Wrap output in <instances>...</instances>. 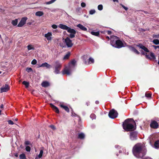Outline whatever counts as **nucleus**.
<instances>
[{
    "mask_svg": "<svg viewBox=\"0 0 159 159\" xmlns=\"http://www.w3.org/2000/svg\"><path fill=\"white\" fill-rule=\"evenodd\" d=\"M52 34L51 32H48L44 35V37L48 40H51L52 39Z\"/></svg>",
    "mask_w": 159,
    "mask_h": 159,
    "instance_id": "f3484780",
    "label": "nucleus"
},
{
    "mask_svg": "<svg viewBox=\"0 0 159 159\" xmlns=\"http://www.w3.org/2000/svg\"><path fill=\"white\" fill-rule=\"evenodd\" d=\"M150 126L152 128L157 129L158 128V124L157 121L154 120L151 122L150 124Z\"/></svg>",
    "mask_w": 159,
    "mask_h": 159,
    "instance_id": "ddd939ff",
    "label": "nucleus"
},
{
    "mask_svg": "<svg viewBox=\"0 0 159 159\" xmlns=\"http://www.w3.org/2000/svg\"><path fill=\"white\" fill-rule=\"evenodd\" d=\"M137 46L139 47V48L144 50L145 52H149V50H148V49L144 46H143V44H139L137 45Z\"/></svg>",
    "mask_w": 159,
    "mask_h": 159,
    "instance_id": "2eb2a0df",
    "label": "nucleus"
},
{
    "mask_svg": "<svg viewBox=\"0 0 159 159\" xmlns=\"http://www.w3.org/2000/svg\"><path fill=\"white\" fill-rule=\"evenodd\" d=\"M98 9L100 11H101L103 9V6L102 4H100L98 5Z\"/></svg>",
    "mask_w": 159,
    "mask_h": 159,
    "instance_id": "4c0bfd02",
    "label": "nucleus"
},
{
    "mask_svg": "<svg viewBox=\"0 0 159 159\" xmlns=\"http://www.w3.org/2000/svg\"><path fill=\"white\" fill-rule=\"evenodd\" d=\"M15 156L16 157H18V155L17 154H16L15 155Z\"/></svg>",
    "mask_w": 159,
    "mask_h": 159,
    "instance_id": "680f3d73",
    "label": "nucleus"
},
{
    "mask_svg": "<svg viewBox=\"0 0 159 159\" xmlns=\"http://www.w3.org/2000/svg\"><path fill=\"white\" fill-rule=\"evenodd\" d=\"M22 84H23L25 85L26 88L28 87L29 84L28 82L25 81H23L22 82Z\"/></svg>",
    "mask_w": 159,
    "mask_h": 159,
    "instance_id": "473e14b6",
    "label": "nucleus"
},
{
    "mask_svg": "<svg viewBox=\"0 0 159 159\" xmlns=\"http://www.w3.org/2000/svg\"><path fill=\"white\" fill-rule=\"evenodd\" d=\"M146 57L147 58L150 59H156V57L154 54L152 52H150V53L148 55H146Z\"/></svg>",
    "mask_w": 159,
    "mask_h": 159,
    "instance_id": "dca6fc26",
    "label": "nucleus"
},
{
    "mask_svg": "<svg viewBox=\"0 0 159 159\" xmlns=\"http://www.w3.org/2000/svg\"><path fill=\"white\" fill-rule=\"evenodd\" d=\"M99 103V102L98 101H96L95 102V103L96 104H98Z\"/></svg>",
    "mask_w": 159,
    "mask_h": 159,
    "instance_id": "13d9d810",
    "label": "nucleus"
},
{
    "mask_svg": "<svg viewBox=\"0 0 159 159\" xmlns=\"http://www.w3.org/2000/svg\"><path fill=\"white\" fill-rule=\"evenodd\" d=\"M107 38L108 40H109V39H110V38H109V37L108 36H107Z\"/></svg>",
    "mask_w": 159,
    "mask_h": 159,
    "instance_id": "052dcab7",
    "label": "nucleus"
},
{
    "mask_svg": "<svg viewBox=\"0 0 159 159\" xmlns=\"http://www.w3.org/2000/svg\"><path fill=\"white\" fill-rule=\"evenodd\" d=\"M81 6L82 7H84L86 6V4L84 2H82L81 4Z\"/></svg>",
    "mask_w": 159,
    "mask_h": 159,
    "instance_id": "de8ad7c7",
    "label": "nucleus"
},
{
    "mask_svg": "<svg viewBox=\"0 0 159 159\" xmlns=\"http://www.w3.org/2000/svg\"><path fill=\"white\" fill-rule=\"evenodd\" d=\"M90 117L92 120L95 119L96 118V116L94 114H92L90 116Z\"/></svg>",
    "mask_w": 159,
    "mask_h": 159,
    "instance_id": "c9c22d12",
    "label": "nucleus"
},
{
    "mask_svg": "<svg viewBox=\"0 0 159 159\" xmlns=\"http://www.w3.org/2000/svg\"><path fill=\"white\" fill-rule=\"evenodd\" d=\"M28 49L29 50H34V48L31 45H28L27 46Z\"/></svg>",
    "mask_w": 159,
    "mask_h": 159,
    "instance_id": "e433bc0d",
    "label": "nucleus"
},
{
    "mask_svg": "<svg viewBox=\"0 0 159 159\" xmlns=\"http://www.w3.org/2000/svg\"><path fill=\"white\" fill-rule=\"evenodd\" d=\"M43 152V149L41 150L40 151L39 154L38 156H36L35 157V159H39L41 158L42 157Z\"/></svg>",
    "mask_w": 159,
    "mask_h": 159,
    "instance_id": "aec40b11",
    "label": "nucleus"
},
{
    "mask_svg": "<svg viewBox=\"0 0 159 159\" xmlns=\"http://www.w3.org/2000/svg\"><path fill=\"white\" fill-rule=\"evenodd\" d=\"M106 30H105L101 31H100V32L102 33L105 34L106 33Z\"/></svg>",
    "mask_w": 159,
    "mask_h": 159,
    "instance_id": "5fc2aeb1",
    "label": "nucleus"
},
{
    "mask_svg": "<svg viewBox=\"0 0 159 159\" xmlns=\"http://www.w3.org/2000/svg\"><path fill=\"white\" fill-rule=\"evenodd\" d=\"M77 27L83 31H86L87 30V29L81 24H79L77 25Z\"/></svg>",
    "mask_w": 159,
    "mask_h": 159,
    "instance_id": "6ab92c4d",
    "label": "nucleus"
},
{
    "mask_svg": "<svg viewBox=\"0 0 159 159\" xmlns=\"http://www.w3.org/2000/svg\"><path fill=\"white\" fill-rule=\"evenodd\" d=\"M26 70L28 72H30L32 71V70L31 68H27Z\"/></svg>",
    "mask_w": 159,
    "mask_h": 159,
    "instance_id": "a18cd8bd",
    "label": "nucleus"
},
{
    "mask_svg": "<svg viewBox=\"0 0 159 159\" xmlns=\"http://www.w3.org/2000/svg\"><path fill=\"white\" fill-rule=\"evenodd\" d=\"M91 34L93 35L98 36L99 35V32H94L92 31L91 32Z\"/></svg>",
    "mask_w": 159,
    "mask_h": 159,
    "instance_id": "bb28decb",
    "label": "nucleus"
},
{
    "mask_svg": "<svg viewBox=\"0 0 159 159\" xmlns=\"http://www.w3.org/2000/svg\"><path fill=\"white\" fill-rule=\"evenodd\" d=\"M65 42L68 47H71L73 45L72 41L68 37H67L65 39Z\"/></svg>",
    "mask_w": 159,
    "mask_h": 159,
    "instance_id": "0eeeda50",
    "label": "nucleus"
},
{
    "mask_svg": "<svg viewBox=\"0 0 159 159\" xmlns=\"http://www.w3.org/2000/svg\"><path fill=\"white\" fill-rule=\"evenodd\" d=\"M94 62V60L91 57H90L89 59L88 63L91 64L93 63Z\"/></svg>",
    "mask_w": 159,
    "mask_h": 159,
    "instance_id": "7c9ffc66",
    "label": "nucleus"
},
{
    "mask_svg": "<svg viewBox=\"0 0 159 159\" xmlns=\"http://www.w3.org/2000/svg\"><path fill=\"white\" fill-rule=\"evenodd\" d=\"M50 105L51 106V107L53 108V109L56 113H59V110L58 108L56 107L55 106L52 104H51Z\"/></svg>",
    "mask_w": 159,
    "mask_h": 159,
    "instance_id": "5701e85b",
    "label": "nucleus"
},
{
    "mask_svg": "<svg viewBox=\"0 0 159 159\" xmlns=\"http://www.w3.org/2000/svg\"><path fill=\"white\" fill-rule=\"evenodd\" d=\"M8 122L9 124L12 125L14 124L13 122L11 120H9L8 121Z\"/></svg>",
    "mask_w": 159,
    "mask_h": 159,
    "instance_id": "79ce46f5",
    "label": "nucleus"
},
{
    "mask_svg": "<svg viewBox=\"0 0 159 159\" xmlns=\"http://www.w3.org/2000/svg\"><path fill=\"white\" fill-rule=\"evenodd\" d=\"M115 147L116 148H118L119 149L121 148V147L118 145H116Z\"/></svg>",
    "mask_w": 159,
    "mask_h": 159,
    "instance_id": "6e6d98bb",
    "label": "nucleus"
},
{
    "mask_svg": "<svg viewBox=\"0 0 159 159\" xmlns=\"http://www.w3.org/2000/svg\"><path fill=\"white\" fill-rule=\"evenodd\" d=\"M106 33H107V34H109V35H110L111 33V31L106 30Z\"/></svg>",
    "mask_w": 159,
    "mask_h": 159,
    "instance_id": "603ef678",
    "label": "nucleus"
},
{
    "mask_svg": "<svg viewBox=\"0 0 159 159\" xmlns=\"http://www.w3.org/2000/svg\"><path fill=\"white\" fill-rule=\"evenodd\" d=\"M20 159H25L26 157L24 154H22L20 155Z\"/></svg>",
    "mask_w": 159,
    "mask_h": 159,
    "instance_id": "f704fd0d",
    "label": "nucleus"
},
{
    "mask_svg": "<svg viewBox=\"0 0 159 159\" xmlns=\"http://www.w3.org/2000/svg\"><path fill=\"white\" fill-rule=\"evenodd\" d=\"M85 137L84 134L82 133L79 134L78 135V138L80 139H83Z\"/></svg>",
    "mask_w": 159,
    "mask_h": 159,
    "instance_id": "a878e982",
    "label": "nucleus"
},
{
    "mask_svg": "<svg viewBox=\"0 0 159 159\" xmlns=\"http://www.w3.org/2000/svg\"><path fill=\"white\" fill-rule=\"evenodd\" d=\"M118 114L117 111L114 109H112L109 111L108 116L110 118L114 119L117 117Z\"/></svg>",
    "mask_w": 159,
    "mask_h": 159,
    "instance_id": "39448f33",
    "label": "nucleus"
},
{
    "mask_svg": "<svg viewBox=\"0 0 159 159\" xmlns=\"http://www.w3.org/2000/svg\"><path fill=\"white\" fill-rule=\"evenodd\" d=\"M71 116H76V115L73 112V111H72L71 112Z\"/></svg>",
    "mask_w": 159,
    "mask_h": 159,
    "instance_id": "3c124183",
    "label": "nucleus"
},
{
    "mask_svg": "<svg viewBox=\"0 0 159 159\" xmlns=\"http://www.w3.org/2000/svg\"><path fill=\"white\" fill-rule=\"evenodd\" d=\"M41 85L43 87H46L49 85V84L48 82L45 81L43 82L42 83Z\"/></svg>",
    "mask_w": 159,
    "mask_h": 159,
    "instance_id": "412c9836",
    "label": "nucleus"
},
{
    "mask_svg": "<svg viewBox=\"0 0 159 159\" xmlns=\"http://www.w3.org/2000/svg\"><path fill=\"white\" fill-rule=\"evenodd\" d=\"M10 89V87L8 84H6L5 85L2 86L0 89L1 93L6 92Z\"/></svg>",
    "mask_w": 159,
    "mask_h": 159,
    "instance_id": "6e6552de",
    "label": "nucleus"
},
{
    "mask_svg": "<svg viewBox=\"0 0 159 159\" xmlns=\"http://www.w3.org/2000/svg\"><path fill=\"white\" fill-rule=\"evenodd\" d=\"M43 14V12L41 11H37L36 13L35 14L36 16H42Z\"/></svg>",
    "mask_w": 159,
    "mask_h": 159,
    "instance_id": "cd10ccee",
    "label": "nucleus"
},
{
    "mask_svg": "<svg viewBox=\"0 0 159 159\" xmlns=\"http://www.w3.org/2000/svg\"><path fill=\"white\" fill-rule=\"evenodd\" d=\"M27 17H23L20 22L18 25V26L19 27H21L22 26L24 25L26 23V21L27 20Z\"/></svg>",
    "mask_w": 159,
    "mask_h": 159,
    "instance_id": "9d476101",
    "label": "nucleus"
},
{
    "mask_svg": "<svg viewBox=\"0 0 159 159\" xmlns=\"http://www.w3.org/2000/svg\"><path fill=\"white\" fill-rule=\"evenodd\" d=\"M50 126L53 129H55V127L53 125H51Z\"/></svg>",
    "mask_w": 159,
    "mask_h": 159,
    "instance_id": "864d4df0",
    "label": "nucleus"
},
{
    "mask_svg": "<svg viewBox=\"0 0 159 159\" xmlns=\"http://www.w3.org/2000/svg\"><path fill=\"white\" fill-rule=\"evenodd\" d=\"M158 65H159V61H158Z\"/></svg>",
    "mask_w": 159,
    "mask_h": 159,
    "instance_id": "774afa93",
    "label": "nucleus"
},
{
    "mask_svg": "<svg viewBox=\"0 0 159 159\" xmlns=\"http://www.w3.org/2000/svg\"><path fill=\"white\" fill-rule=\"evenodd\" d=\"M2 111L1 110H0V115H1V112Z\"/></svg>",
    "mask_w": 159,
    "mask_h": 159,
    "instance_id": "69168bd1",
    "label": "nucleus"
},
{
    "mask_svg": "<svg viewBox=\"0 0 159 159\" xmlns=\"http://www.w3.org/2000/svg\"><path fill=\"white\" fill-rule=\"evenodd\" d=\"M17 120H18V119H15V120L16 121H17Z\"/></svg>",
    "mask_w": 159,
    "mask_h": 159,
    "instance_id": "338daca9",
    "label": "nucleus"
},
{
    "mask_svg": "<svg viewBox=\"0 0 159 159\" xmlns=\"http://www.w3.org/2000/svg\"><path fill=\"white\" fill-rule=\"evenodd\" d=\"M58 27L61 29L66 30L67 32H68V30H70L71 29L70 28L68 27L66 25L61 24L59 25Z\"/></svg>",
    "mask_w": 159,
    "mask_h": 159,
    "instance_id": "f8f14e48",
    "label": "nucleus"
},
{
    "mask_svg": "<svg viewBox=\"0 0 159 159\" xmlns=\"http://www.w3.org/2000/svg\"><path fill=\"white\" fill-rule=\"evenodd\" d=\"M130 50L134 52V53H136L137 54H139L140 53V52L134 48L133 47H131L130 48Z\"/></svg>",
    "mask_w": 159,
    "mask_h": 159,
    "instance_id": "b1692460",
    "label": "nucleus"
},
{
    "mask_svg": "<svg viewBox=\"0 0 159 159\" xmlns=\"http://www.w3.org/2000/svg\"><path fill=\"white\" fill-rule=\"evenodd\" d=\"M68 32L70 33L69 36L71 38H73L75 37L76 32L74 29L71 28L70 30H68Z\"/></svg>",
    "mask_w": 159,
    "mask_h": 159,
    "instance_id": "9b49d317",
    "label": "nucleus"
},
{
    "mask_svg": "<svg viewBox=\"0 0 159 159\" xmlns=\"http://www.w3.org/2000/svg\"><path fill=\"white\" fill-rule=\"evenodd\" d=\"M76 61L75 59H73L69 63L68 66L66 67L62 71L63 75L66 74L70 75L71 74L72 70L74 69L76 65Z\"/></svg>",
    "mask_w": 159,
    "mask_h": 159,
    "instance_id": "7ed1b4c3",
    "label": "nucleus"
},
{
    "mask_svg": "<svg viewBox=\"0 0 159 159\" xmlns=\"http://www.w3.org/2000/svg\"><path fill=\"white\" fill-rule=\"evenodd\" d=\"M119 152L120 153H121L122 152V151H121V150H119Z\"/></svg>",
    "mask_w": 159,
    "mask_h": 159,
    "instance_id": "e2e57ef3",
    "label": "nucleus"
},
{
    "mask_svg": "<svg viewBox=\"0 0 159 159\" xmlns=\"http://www.w3.org/2000/svg\"><path fill=\"white\" fill-rule=\"evenodd\" d=\"M153 37L156 38H159V34L153 35Z\"/></svg>",
    "mask_w": 159,
    "mask_h": 159,
    "instance_id": "09e8293b",
    "label": "nucleus"
},
{
    "mask_svg": "<svg viewBox=\"0 0 159 159\" xmlns=\"http://www.w3.org/2000/svg\"><path fill=\"white\" fill-rule=\"evenodd\" d=\"M95 12V11L94 10H92L89 11V14L91 15H93L94 14Z\"/></svg>",
    "mask_w": 159,
    "mask_h": 159,
    "instance_id": "a19ab883",
    "label": "nucleus"
},
{
    "mask_svg": "<svg viewBox=\"0 0 159 159\" xmlns=\"http://www.w3.org/2000/svg\"><path fill=\"white\" fill-rule=\"evenodd\" d=\"M57 0H51V1L48 2H46V3L47 5H49L51 4L53 2H54L55 1H56Z\"/></svg>",
    "mask_w": 159,
    "mask_h": 159,
    "instance_id": "72a5a7b5",
    "label": "nucleus"
},
{
    "mask_svg": "<svg viewBox=\"0 0 159 159\" xmlns=\"http://www.w3.org/2000/svg\"><path fill=\"white\" fill-rule=\"evenodd\" d=\"M86 104L88 106L89 105V103H88V102H87Z\"/></svg>",
    "mask_w": 159,
    "mask_h": 159,
    "instance_id": "0e129e2a",
    "label": "nucleus"
},
{
    "mask_svg": "<svg viewBox=\"0 0 159 159\" xmlns=\"http://www.w3.org/2000/svg\"><path fill=\"white\" fill-rule=\"evenodd\" d=\"M3 107V104H2L0 106V108H2Z\"/></svg>",
    "mask_w": 159,
    "mask_h": 159,
    "instance_id": "4d7b16f0",
    "label": "nucleus"
},
{
    "mask_svg": "<svg viewBox=\"0 0 159 159\" xmlns=\"http://www.w3.org/2000/svg\"><path fill=\"white\" fill-rule=\"evenodd\" d=\"M55 70L54 72L55 74H57L60 73V70L61 67V64L58 61H55L54 64Z\"/></svg>",
    "mask_w": 159,
    "mask_h": 159,
    "instance_id": "20e7f679",
    "label": "nucleus"
},
{
    "mask_svg": "<svg viewBox=\"0 0 159 159\" xmlns=\"http://www.w3.org/2000/svg\"><path fill=\"white\" fill-rule=\"evenodd\" d=\"M151 94L148 93H145V96L147 98H150L151 97Z\"/></svg>",
    "mask_w": 159,
    "mask_h": 159,
    "instance_id": "c03bdc74",
    "label": "nucleus"
},
{
    "mask_svg": "<svg viewBox=\"0 0 159 159\" xmlns=\"http://www.w3.org/2000/svg\"><path fill=\"white\" fill-rule=\"evenodd\" d=\"M113 1L114 2H118V0H113Z\"/></svg>",
    "mask_w": 159,
    "mask_h": 159,
    "instance_id": "bf43d9fd",
    "label": "nucleus"
},
{
    "mask_svg": "<svg viewBox=\"0 0 159 159\" xmlns=\"http://www.w3.org/2000/svg\"><path fill=\"white\" fill-rule=\"evenodd\" d=\"M134 123V122L132 119H126L123 123V128L127 131L133 130L135 129V128L133 125Z\"/></svg>",
    "mask_w": 159,
    "mask_h": 159,
    "instance_id": "f03ea898",
    "label": "nucleus"
},
{
    "mask_svg": "<svg viewBox=\"0 0 159 159\" xmlns=\"http://www.w3.org/2000/svg\"><path fill=\"white\" fill-rule=\"evenodd\" d=\"M70 55V52H68L67 54L64 56L63 59L65 60L68 59L69 58Z\"/></svg>",
    "mask_w": 159,
    "mask_h": 159,
    "instance_id": "393cba45",
    "label": "nucleus"
},
{
    "mask_svg": "<svg viewBox=\"0 0 159 159\" xmlns=\"http://www.w3.org/2000/svg\"><path fill=\"white\" fill-rule=\"evenodd\" d=\"M130 138L132 140L136 139L137 138V134L135 132H132L130 133Z\"/></svg>",
    "mask_w": 159,
    "mask_h": 159,
    "instance_id": "1a4fd4ad",
    "label": "nucleus"
},
{
    "mask_svg": "<svg viewBox=\"0 0 159 159\" xmlns=\"http://www.w3.org/2000/svg\"><path fill=\"white\" fill-rule=\"evenodd\" d=\"M25 145H30V142L29 141H26L25 143Z\"/></svg>",
    "mask_w": 159,
    "mask_h": 159,
    "instance_id": "37998d69",
    "label": "nucleus"
},
{
    "mask_svg": "<svg viewBox=\"0 0 159 159\" xmlns=\"http://www.w3.org/2000/svg\"><path fill=\"white\" fill-rule=\"evenodd\" d=\"M52 27L54 29H56L57 28V26L55 24H53L52 25Z\"/></svg>",
    "mask_w": 159,
    "mask_h": 159,
    "instance_id": "49530a36",
    "label": "nucleus"
},
{
    "mask_svg": "<svg viewBox=\"0 0 159 159\" xmlns=\"http://www.w3.org/2000/svg\"><path fill=\"white\" fill-rule=\"evenodd\" d=\"M31 64L32 65H35L37 63V61L35 59H34L31 62Z\"/></svg>",
    "mask_w": 159,
    "mask_h": 159,
    "instance_id": "ea45409f",
    "label": "nucleus"
},
{
    "mask_svg": "<svg viewBox=\"0 0 159 159\" xmlns=\"http://www.w3.org/2000/svg\"><path fill=\"white\" fill-rule=\"evenodd\" d=\"M117 36H113L111 37L110 40L111 42L110 43L111 45L113 46L114 45L115 43V40H117Z\"/></svg>",
    "mask_w": 159,
    "mask_h": 159,
    "instance_id": "4468645a",
    "label": "nucleus"
},
{
    "mask_svg": "<svg viewBox=\"0 0 159 159\" xmlns=\"http://www.w3.org/2000/svg\"><path fill=\"white\" fill-rule=\"evenodd\" d=\"M113 47L117 48H120L124 47L123 44L122 42L119 40H115V43L113 46Z\"/></svg>",
    "mask_w": 159,
    "mask_h": 159,
    "instance_id": "423d86ee",
    "label": "nucleus"
},
{
    "mask_svg": "<svg viewBox=\"0 0 159 159\" xmlns=\"http://www.w3.org/2000/svg\"><path fill=\"white\" fill-rule=\"evenodd\" d=\"M154 147L156 148H159V141H157L155 142Z\"/></svg>",
    "mask_w": 159,
    "mask_h": 159,
    "instance_id": "c85d7f7f",
    "label": "nucleus"
},
{
    "mask_svg": "<svg viewBox=\"0 0 159 159\" xmlns=\"http://www.w3.org/2000/svg\"><path fill=\"white\" fill-rule=\"evenodd\" d=\"M146 152V150L140 144H136L133 149L134 155L137 158L142 157L145 155Z\"/></svg>",
    "mask_w": 159,
    "mask_h": 159,
    "instance_id": "f257e3e1",
    "label": "nucleus"
},
{
    "mask_svg": "<svg viewBox=\"0 0 159 159\" xmlns=\"http://www.w3.org/2000/svg\"><path fill=\"white\" fill-rule=\"evenodd\" d=\"M60 106L62 108H63L67 112H69V108L68 107L62 104H60Z\"/></svg>",
    "mask_w": 159,
    "mask_h": 159,
    "instance_id": "4be33fe9",
    "label": "nucleus"
},
{
    "mask_svg": "<svg viewBox=\"0 0 159 159\" xmlns=\"http://www.w3.org/2000/svg\"><path fill=\"white\" fill-rule=\"evenodd\" d=\"M25 150L27 152H30L31 150L30 147L28 146H27L25 148Z\"/></svg>",
    "mask_w": 159,
    "mask_h": 159,
    "instance_id": "58836bf2",
    "label": "nucleus"
},
{
    "mask_svg": "<svg viewBox=\"0 0 159 159\" xmlns=\"http://www.w3.org/2000/svg\"><path fill=\"white\" fill-rule=\"evenodd\" d=\"M18 23L17 20L16 19L14 20H13L11 22L12 24L14 26H16L17 25Z\"/></svg>",
    "mask_w": 159,
    "mask_h": 159,
    "instance_id": "c756f323",
    "label": "nucleus"
},
{
    "mask_svg": "<svg viewBox=\"0 0 159 159\" xmlns=\"http://www.w3.org/2000/svg\"><path fill=\"white\" fill-rule=\"evenodd\" d=\"M46 67L47 68L49 69L51 67V66L48 64L47 62H45L42 63L39 66V67Z\"/></svg>",
    "mask_w": 159,
    "mask_h": 159,
    "instance_id": "a211bd4d",
    "label": "nucleus"
},
{
    "mask_svg": "<svg viewBox=\"0 0 159 159\" xmlns=\"http://www.w3.org/2000/svg\"><path fill=\"white\" fill-rule=\"evenodd\" d=\"M153 43L156 45L159 44V40L158 39H155L153 40Z\"/></svg>",
    "mask_w": 159,
    "mask_h": 159,
    "instance_id": "2f4dec72",
    "label": "nucleus"
},
{
    "mask_svg": "<svg viewBox=\"0 0 159 159\" xmlns=\"http://www.w3.org/2000/svg\"><path fill=\"white\" fill-rule=\"evenodd\" d=\"M121 6L125 9V10L126 11H127L128 10V8L125 7L124 5L121 4Z\"/></svg>",
    "mask_w": 159,
    "mask_h": 159,
    "instance_id": "8fccbe9b",
    "label": "nucleus"
}]
</instances>
